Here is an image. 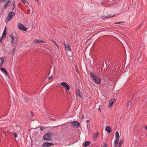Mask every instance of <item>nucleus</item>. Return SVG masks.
I'll use <instances>...</instances> for the list:
<instances>
[{
	"label": "nucleus",
	"mask_w": 147,
	"mask_h": 147,
	"mask_svg": "<svg viewBox=\"0 0 147 147\" xmlns=\"http://www.w3.org/2000/svg\"><path fill=\"white\" fill-rule=\"evenodd\" d=\"M64 45H65V49L66 50L69 51H71V49L69 44H66L64 43Z\"/></svg>",
	"instance_id": "1a4fd4ad"
},
{
	"label": "nucleus",
	"mask_w": 147,
	"mask_h": 147,
	"mask_svg": "<svg viewBox=\"0 0 147 147\" xmlns=\"http://www.w3.org/2000/svg\"><path fill=\"white\" fill-rule=\"evenodd\" d=\"M39 127L40 128V129H41V130L42 131H43V130L45 128L44 127Z\"/></svg>",
	"instance_id": "bb28decb"
},
{
	"label": "nucleus",
	"mask_w": 147,
	"mask_h": 147,
	"mask_svg": "<svg viewBox=\"0 0 147 147\" xmlns=\"http://www.w3.org/2000/svg\"><path fill=\"white\" fill-rule=\"evenodd\" d=\"M90 144V142L89 141H87L84 142L83 143V147H86L89 146Z\"/></svg>",
	"instance_id": "ddd939ff"
},
{
	"label": "nucleus",
	"mask_w": 147,
	"mask_h": 147,
	"mask_svg": "<svg viewBox=\"0 0 147 147\" xmlns=\"http://www.w3.org/2000/svg\"><path fill=\"white\" fill-rule=\"evenodd\" d=\"M7 0H0V3L2 2H5Z\"/></svg>",
	"instance_id": "c85d7f7f"
},
{
	"label": "nucleus",
	"mask_w": 147,
	"mask_h": 147,
	"mask_svg": "<svg viewBox=\"0 0 147 147\" xmlns=\"http://www.w3.org/2000/svg\"><path fill=\"white\" fill-rule=\"evenodd\" d=\"M75 69L76 70V71H77V73L78 72V67L76 65H75Z\"/></svg>",
	"instance_id": "b1692460"
},
{
	"label": "nucleus",
	"mask_w": 147,
	"mask_h": 147,
	"mask_svg": "<svg viewBox=\"0 0 147 147\" xmlns=\"http://www.w3.org/2000/svg\"><path fill=\"white\" fill-rule=\"evenodd\" d=\"M6 35V27H5V30H4L3 34V36H5Z\"/></svg>",
	"instance_id": "4be33fe9"
},
{
	"label": "nucleus",
	"mask_w": 147,
	"mask_h": 147,
	"mask_svg": "<svg viewBox=\"0 0 147 147\" xmlns=\"http://www.w3.org/2000/svg\"><path fill=\"white\" fill-rule=\"evenodd\" d=\"M0 70L6 76H8V74H7V71L5 69H4L3 68H1Z\"/></svg>",
	"instance_id": "9d476101"
},
{
	"label": "nucleus",
	"mask_w": 147,
	"mask_h": 147,
	"mask_svg": "<svg viewBox=\"0 0 147 147\" xmlns=\"http://www.w3.org/2000/svg\"><path fill=\"white\" fill-rule=\"evenodd\" d=\"M76 95L82 98V94L81 93L80 91L78 89H77L76 90Z\"/></svg>",
	"instance_id": "6e6552de"
},
{
	"label": "nucleus",
	"mask_w": 147,
	"mask_h": 147,
	"mask_svg": "<svg viewBox=\"0 0 147 147\" xmlns=\"http://www.w3.org/2000/svg\"><path fill=\"white\" fill-rule=\"evenodd\" d=\"M123 140H120V141L119 142V147H121V146L122 144L123 143Z\"/></svg>",
	"instance_id": "5701e85b"
},
{
	"label": "nucleus",
	"mask_w": 147,
	"mask_h": 147,
	"mask_svg": "<svg viewBox=\"0 0 147 147\" xmlns=\"http://www.w3.org/2000/svg\"><path fill=\"white\" fill-rule=\"evenodd\" d=\"M119 140L115 139L113 144L115 147H117V144H118Z\"/></svg>",
	"instance_id": "f3484780"
},
{
	"label": "nucleus",
	"mask_w": 147,
	"mask_h": 147,
	"mask_svg": "<svg viewBox=\"0 0 147 147\" xmlns=\"http://www.w3.org/2000/svg\"><path fill=\"white\" fill-rule=\"evenodd\" d=\"M98 109H99V111H100V108H98Z\"/></svg>",
	"instance_id": "4c0bfd02"
},
{
	"label": "nucleus",
	"mask_w": 147,
	"mask_h": 147,
	"mask_svg": "<svg viewBox=\"0 0 147 147\" xmlns=\"http://www.w3.org/2000/svg\"><path fill=\"white\" fill-rule=\"evenodd\" d=\"M11 3V1H8L7 3L6 4L5 7L4 8H6L7 7H8L10 5V3Z\"/></svg>",
	"instance_id": "aec40b11"
},
{
	"label": "nucleus",
	"mask_w": 147,
	"mask_h": 147,
	"mask_svg": "<svg viewBox=\"0 0 147 147\" xmlns=\"http://www.w3.org/2000/svg\"><path fill=\"white\" fill-rule=\"evenodd\" d=\"M103 147H107V145L106 144V143H104V146Z\"/></svg>",
	"instance_id": "473e14b6"
},
{
	"label": "nucleus",
	"mask_w": 147,
	"mask_h": 147,
	"mask_svg": "<svg viewBox=\"0 0 147 147\" xmlns=\"http://www.w3.org/2000/svg\"><path fill=\"white\" fill-rule=\"evenodd\" d=\"M4 61V59L3 57H1L0 58V67L2 66Z\"/></svg>",
	"instance_id": "dca6fc26"
},
{
	"label": "nucleus",
	"mask_w": 147,
	"mask_h": 147,
	"mask_svg": "<svg viewBox=\"0 0 147 147\" xmlns=\"http://www.w3.org/2000/svg\"><path fill=\"white\" fill-rule=\"evenodd\" d=\"M52 41L53 43H54L55 44L56 46H57L58 48H59L58 46L55 41H53V40H52Z\"/></svg>",
	"instance_id": "393cba45"
},
{
	"label": "nucleus",
	"mask_w": 147,
	"mask_h": 147,
	"mask_svg": "<svg viewBox=\"0 0 147 147\" xmlns=\"http://www.w3.org/2000/svg\"><path fill=\"white\" fill-rule=\"evenodd\" d=\"M116 139L119 140V133L118 131H116L115 135Z\"/></svg>",
	"instance_id": "6ab92c4d"
},
{
	"label": "nucleus",
	"mask_w": 147,
	"mask_h": 147,
	"mask_svg": "<svg viewBox=\"0 0 147 147\" xmlns=\"http://www.w3.org/2000/svg\"><path fill=\"white\" fill-rule=\"evenodd\" d=\"M15 13L13 11H10L9 12L8 14V16H9V17L10 18H11V19L15 16Z\"/></svg>",
	"instance_id": "f8f14e48"
},
{
	"label": "nucleus",
	"mask_w": 147,
	"mask_h": 147,
	"mask_svg": "<svg viewBox=\"0 0 147 147\" xmlns=\"http://www.w3.org/2000/svg\"><path fill=\"white\" fill-rule=\"evenodd\" d=\"M11 19V18H10L9 16H8L6 20H5V22L7 23L9 22L10 20Z\"/></svg>",
	"instance_id": "412c9836"
},
{
	"label": "nucleus",
	"mask_w": 147,
	"mask_h": 147,
	"mask_svg": "<svg viewBox=\"0 0 147 147\" xmlns=\"http://www.w3.org/2000/svg\"><path fill=\"white\" fill-rule=\"evenodd\" d=\"M53 145V144L48 142L44 143L42 144V146L43 147H48L52 146Z\"/></svg>",
	"instance_id": "423d86ee"
},
{
	"label": "nucleus",
	"mask_w": 147,
	"mask_h": 147,
	"mask_svg": "<svg viewBox=\"0 0 147 147\" xmlns=\"http://www.w3.org/2000/svg\"><path fill=\"white\" fill-rule=\"evenodd\" d=\"M2 38H1V39L0 40V42H1V40Z\"/></svg>",
	"instance_id": "ea45409f"
},
{
	"label": "nucleus",
	"mask_w": 147,
	"mask_h": 147,
	"mask_svg": "<svg viewBox=\"0 0 147 147\" xmlns=\"http://www.w3.org/2000/svg\"><path fill=\"white\" fill-rule=\"evenodd\" d=\"M35 1H38V0H34Z\"/></svg>",
	"instance_id": "58836bf2"
},
{
	"label": "nucleus",
	"mask_w": 147,
	"mask_h": 147,
	"mask_svg": "<svg viewBox=\"0 0 147 147\" xmlns=\"http://www.w3.org/2000/svg\"><path fill=\"white\" fill-rule=\"evenodd\" d=\"M105 130L109 133H110L111 131V127L107 126H106Z\"/></svg>",
	"instance_id": "a211bd4d"
},
{
	"label": "nucleus",
	"mask_w": 147,
	"mask_h": 147,
	"mask_svg": "<svg viewBox=\"0 0 147 147\" xmlns=\"http://www.w3.org/2000/svg\"><path fill=\"white\" fill-rule=\"evenodd\" d=\"M89 122H90V121L89 120H88L87 121V123H88Z\"/></svg>",
	"instance_id": "e433bc0d"
},
{
	"label": "nucleus",
	"mask_w": 147,
	"mask_h": 147,
	"mask_svg": "<svg viewBox=\"0 0 147 147\" xmlns=\"http://www.w3.org/2000/svg\"><path fill=\"white\" fill-rule=\"evenodd\" d=\"M18 27L19 29L21 30L24 31H26L27 29L23 24L21 23H19L18 24Z\"/></svg>",
	"instance_id": "39448f33"
},
{
	"label": "nucleus",
	"mask_w": 147,
	"mask_h": 147,
	"mask_svg": "<svg viewBox=\"0 0 147 147\" xmlns=\"http://www.w3.org/2000/svg\"><path fill=\"white\" fill-rule=\"evenodd\" d=\"M121 23H124V22H119L115 23H114V24H120Z\"/></svg>",
	"instance_id": "2f4dec72"
},
{
	"label": "nucleus",
	"mask_w": 147,
	"mask_h": 147,
	"mask_svg": "<svg viewBox=\"0 0 147 147\" xmlns=\"http://www.w3.org/2000/svg\"><path fill=\"white\" fill-rule=\"evenodd\" d=\"M99 136V133L97 132L95 133L93 136V138L95 140Z\"/></svg>",
	"instance_id": "4468645a"
},
{
	"label": "nucleus",
	"mask_w": 147,
	"mask_h": 147,
	"mask_svg": "<svg viewBox=\"0 0 147 147\" xmlns=\"http://www.w3.org/2000/svg\"><path fill=\"white\" fill-rule=\"evenodd\" d=\"M116 101L115 99L113 98L109 102V104L110 106H111L113 104V103Z\"/></svg>",
	"instance_id": "2eb2a0df"
},
{
	"label": "nucleus",
	"mask_w": 147,
	"mask_h": 147,
	"mask_svg": "<svg viewBox=\"0 0 147 147\" xmlns=\"http://www.w3.org/2000/svg\"><path fill=\"white\" fill-rule=\"evenodd\" d=\"M14 3H15V2H13V9L14 8Z\"/></svg>",
	"instance_id": "72a5a7b5"
},
{
	"label": "nucleus",
	"mask_w": 147,
	"mask_h": 147,
	"mask_svg": "<svg viewBox=\"0 0 147 147\" xmlns=\"http://www.w3.org/2000/svg\"><path fill=\"white\" fill-rule=\"evenodd\" d=\"M61 85L63 86L66 90H69L70 87L65 82H63L61 83Z\"/></svg>",
	"instance_id": "20e7f679"
},
{
	"label": "nucleus",
	"mask_w": 147,
	"mask_h": 147,
	"mask_svg": "<svg viewBox=\"0 0 147 147\" xmlns=\"http://www.w3.org/2000/svg\"><path fill=\"white\" fill-rule=\"evenodd\" d=\"M13 134L14 135V137L15 138H17L18 137V134L16 133H13Z\"/></svg>",
	"instance_id": "c756f323"
},
{
	"label": "nucleus",
	"mask_w": 147,
	"mask_h": 147,
	"mask_svg": "<svg viewBox=\"0 0 147 147\" xmlns=\"http://www.w3.org/2000/svg\"><path fill=\"white\" fill-rule=\"evenodd\" d=\"M113 16H110V15H109V16H107V17H106L105 18H110L111 17H113Z\"/></svg>",
	"instance_id": "cd10ccee"
},
{
	"label": "nucleus",
	"mask_w": 147,
	"mask_h": 147,
	"mask_svg": "<svg viewBox=\"0 0 147 147\" xmlns=\"http://www.w3.org/2000/svg\"><path fill=\"white\" fill-rule=\"evenodd\" d=\"M34 42L35 43H40L45 42L43 40L37 39L34 40Z\"/></svg>",
	"instance_id": "9b49d317"
},
{
	"label": "nucleus",
	"mask_w": 147,
	"mask_h": 147,
	"mask_svg": "<svg viewBox=\"0 0 147 147\" xmlns=\"http://www.w3.org/2000/svg\"><path fill=\"white\" fill-rule=\"evenodd\" d=\"M31 116H32L33 115V113H32V112H31Z\"/></svg>",
	"instance_id": "f704fd0d"
},
{
	"label": "nucleus",
	"mask_w": 147,
	"mask_h": 147,
	"mask_svg": "<svg viewBox=\"0 0 147 147\" xmlns=\"http://www.w3.org/2000/svg\"><path fill=\"white\" fill-rule=\"evenodd\" d=\"M71 124L73 127H77L80 125L79 123L77 121H74L72 122Z\"/></svg>",
	"instance_id": "0eeeda50"
},
{
	"label": "nucleus",
	"mask_w": 147,
	"mask_h": 147,
	"mask_svg": "<svg viewBox=\"0 0 147 147\" xmlns=\"http://www.w3.org/2000/svg\"><path fill=\"white\" fill-rule=\"evenodd\" d=\"M90 77L92 78L94 82L96 84H100L101 82V79L95 75H94L92 72L90 73Z\"/></svg>",
	"instance_id": "f03ea898"
},
{
	"label": "nucleus",
	"mask_w": 147,
	"mask_h": 147,
	"mask_svg": "<svg viewBox=\"0 0 147 147\" xmlns=\"http://www.w3.org/2000/svg\"><path fill=\"white\" fill-rule=\"evenodd\" d=\"M22 2L24 3H25L26 2V0H20Z\"/></svg>",
	"instance_id": "7c9ffc66"
},
{
	"label": "nucleus",
	"mask_w": 147,
	"mask_h": 147,
	"mask_svg": "<svg viewBox=\"0 0 147 147\" xmlns=\"http://www.w3.org/2000/svg\"><path fill=\"white\" fill-rule=\"evenodd\" d=\"M54 77H53V76H50L49 78V80H51Z\"/></svg>",
	"instance_id": "a878e982"
},
{
	"label": "nucleus",
	"mask_w": 147,
	"mask_h": 147,
	"mask_svg": "<svg viewBox=\"0 0 147 147\" xmlns=\"http://www.w3.org/2000/svg\"><path fill=\"white\" fill-rule=\"evenodd\" d=\"M129 102H128V106H129Z\"/></svg>",
	"instance_id": "a19ab883"
},
{
	"label": "nucleus",
	"mask_w": 147,
	"mask_h": 147,
	"mask_svg": "<svg viewBox=\"0 0 147 147\" xmlns=\"http://www.w3.org/2000/svg\"><path fill=\"white\" fill-rule=\"evenodd\" d=\"M53 135V134L52 133L48 132L44 135L42 138L44 140L51 141L52 139Z\"/></svg>",
	"instance_id": "f257e3e1"
},
{
	"label": "nucleus",
	"mask_w": 147,
	"mask_h": 147,
	"mask_svg": "<svg viewBox=\"0 0 147 147\" xmlns=\"http://www.w3.org/2000/svg\"><path fill=\"white\" fill-rule=\"evenodd\" d=\"M10 37L11 38V40L12 46L13 47H15L17 41V38L16 36H14L13 35L11 34L10 35Z\"/></svg>",
	"instance_id": "7ed1b4c3"
},
{
	"label": "nucleus",
	"mask_w": 147,
	"mask_h": 147,
	"mask_svg": "<svg viewBox=\"0 0 147 147\" xmlns=\"http://www.w3.org/2000/svg\"><path fill=\"white\" fill-rule=\"evenodd\" d=\"M145 128L146 129H147V126H145Z\"/></svg>",
	"instance_id": "c9c22d12"
}]
</instances>
